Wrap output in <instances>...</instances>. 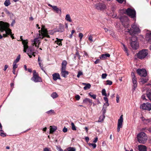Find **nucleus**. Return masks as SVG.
Wrapping results in <instances>:
<instances>
[{
	"instance_id": "obj_1",
	"label": "nucleus",
	"mask_w": 151,
	"mask_h": 151,
	"mask_svg": "<svg viewBox=\"0 0 151 151\" xmlns=\"http://www.w3.org/2000/svg\"><path fill=\"white\" fill-rule=\"evenodd\" d=\"M9 24L6 22H5L3 21L0 22V32L5 31L6 33L8 35H11L12 32L11 29H9ZM2 36L0 34V39L2 38Z\"/></svg>"
},
{
	"instance_id": "obj_2",
	"label": "nucleus",
	"mask_w": 151,
	"mask_h": 151,
	"mask_svg": "<svg viewBox=\"0 0 151 151\" xmlns=\"http://www.w3.org/2000/svg\"><path fill=\"white\" fill-rule=\"evenodd\" d=\"M128 32L131 35H134L135 34L140 32V30L137 26L135 24H132L131 25V27L128 29Z\"/></svg>"
},
{
	"instance_id": "obj_3",
	"label": "nucleus",
	"mask_w": 151,
	"mask_h": 151,
	"mask_svg": "<svg viewBox=\"0 0 151 151\" xmlns=\"http://www.w3.org/2000/svg\"><path fill=\"white\" fill-rule=\"evenodd\" d=\"M138 141L141 143L144 144L146 142L147 137L146 134L144 132L139 133L137 135Z\"/></svg>"
},
{
	"instance_id": "obj_4",
	"label": "nucleus",
	"mask_w": 151,
	"mask_h": 151,
	"mask_svg": "<svg viewBox=\"0 0 151 151\" xmlns=\"http://www.w3.org/2000/svg\"><path fill=\"white\" fill-rule=\"evenodd\" d=\"M33 76L31 78V80L35 83L42 82L41 78L39 76L38 73L36 70L33 71Z\"/></svg>"
},
{
	"instance_id": "obj_5",
	"label": "nucleus",
	"mask_w": 151,
	"mask_h": 151,
	"mask_svg": "<svg viewBox=\"0 0 151 151\" xmlns=\"http://www.w3.org/2000/svg\"><path fill=\"white\" fill-rule=\"evenodd\" d=\"M148 54V50L147 49H143L140 51L137 54V58L141 60L144 59Z\"/></svg>"
},
{
	"instance_id": "obj_6",
	"label": "nucleus",
	"mask_w": 151,
	"mask_h": 151,
	"mask_svg": "<svg viewBox=\"0 0 151 151\" xmlns=\"http://www.w3.org/2000/svg\"><path fill=\"white\" fill-rule=\"evenodd\" d=\"M121 21L122 24L124 27L126 28H129L130 27V25L129 20L127 17H122L121 19Z\"/></svg>"
},
{
	"instance_id": "obj_7",
	"label": "nucleus",
	"mask_w": 151,
	"mask_h": 151,
	"mask_svg": "<svg viewBox=\"0 0 151 151\" xmlns=\"http://www.w3.org/2000/svg\"><path fill=\"white\" fill-rule=\"evenodd\" d=\"M126 12L127 15L131 18H133L136 17V12L134 9L128 8L126 10Z\"/></svg>"
},
{
	"instance_id": "obj_8",
	"label": "nucleus",
	"mask_w": 151,
	"mask_h": 151,
	"mask_svg": "<svg viewBox=\"0 0 151 151\" xmlns=\"http://www.w3.org/2000/svg\"><path fill=\"white\" fill-rule=\"evenodd\" d=\"M96 8L98 10L103 11L106 8V5L103 3H99L95 5Z\"/></svg>"
},
{
	"instance_id": "obj_9",
	"label": "nucleus",
	"mask_w": 151,
	"mask_h": 151,
	"mask_svg": "<svg viewBox=\"0 0 151 151\" xmlns=\"http://www.w3.org/2000/svg\"><path fill=\"white\" fill-rule=\"evenodd\" d=\"M137 72L141 76L145 77L147 75V72L145 69L138 68L137 70Z\"/></svg>"
},
{
	"instance_id": "obj_10",
	"label": "nucleus",
	"mask_w": 151,
	"mask_h": 151,
	"mask_svg": "<svg viewBox=\"0 0 151 151\" xmlns=\"http://www.w3.org/2000/svg\"><path fill=\"white\" fill-rule=\"evenodd\" d=\"M140 108L143 110L150 111L151 110V104L149 103H143L140 106Z\"/></svg>"
},
{
	"instance_id": "obj_11",
	"label": "nucleus",
	"mask_w": 151,
	"mask_h": 151,
	"mask_svg": "<svg viewBox=\"0 0 151 151\" xmlns=\"http://www.w3.org/2000/svg\"><path fill=\"white\" fill-rule=\"evenodd\" d=\"M64 25L60 24L59 25V27L58 28L55 29L54 32H64Z\"/></svg>"
},
{
	"instance_id": "obj_12",
	"label": "nucleus",
	"mask_w": 151,
	"mask_h": 151,
	"mask_svg": "<svg viewBox=\"0 0 151 151\" xmlns=\"http://www.w3.org/2000/svg\"><path fill=\"white\" fill-rule=\"evenodd\" d=\"M131 47L134 49L136 50L138 47V44L137 42L132 41L130 43Z\"/></svg>"
},
{
	"instance_id": "obj_13",
	"label": "nucleus",
	"mask_w": 151,
	"mask_h": 151,
	"mask_svg": "<svg viewBox=\"0 0 151 151\" xmlns=\"http://www.w3.org/2000/svg\"><path fill=\"white\" fill-rule=\"evenodd\" d=\"M123 115H122L120 116L119 119L118 120L117 126L120 127H122V122H123Z\"/></svg>"
},
{
	"instance_id": "obj_14",
	"label": "nucleus",
	"mask_w": 151,
	"mask_h": 151,
	"mask_svg": "<svg viewBox=\"0 0 151 151\" xmlns=\"http://www.w3.org/2000/svg\"><path fill=\"white\" fill-rule=\"evenodd\" d=\"M53 79L54 81H56L57 79H60V76L58 73H55L52 74Z\"/></svg>"
},
{
	"instance_id": "obj_15",
	"label": "nucleus",
	"mask_w": 151,
	"mask_h": 151,
	"mask_svg": "<svg viewBox=\"0 0 151 151\" xmlns=\"http://www.w3.org/2000/svg\"><path fill=\"white\" fill-rule=\"evenodd\" d=\"M145 37L146 40L150 43H151V33H146Z\"/></svg>"
},
{
	"instance_id": "obj_16",
	"label": "nucleus",
	"mask_w": 151,
	"mask_h": 151,
	"mask_svg": "<svg viewBox=\"0 0 151 151\" xmlns=\"http://www.w3.org/2000/svg\"><path fill=\"white\" fill-rule=\"evenodd\" d=\"M67 62L66 60H64L63 61L61 64V70H64L66 69V66L67 65Z\"/></svg>"
},
{
	"instance_id": "obj_17",
	"label": "nucleus",
	"mask_w": 151,
	"mask_h": 151,
	"mask_svg": "<svg viewBox=\"0 0 151 151\" xmlns=\"http://www.w3.org/2000/svg\"><path fill=\"white\" fill-rule=\"evenodd\" d=\"M41 31V35H42L46 32H47V29H45V27L44 25H42L41 30L39 31V32L40 33V31Z\"/></svg>"
},
{
	"instance_id": "obj_18",
	"label": "nucleus",
	"mask_w": 151,
	"mask_h": 151,
	"mask_svg": "<svg viewBox=\"0 0 151 151\" xmlns=\"http://www.w3.org/2000/svg\"><path fill=\"white\" fill-rule=\"evenodd\" d=\"M61 75L63 77H66V76L69 74L68 72L66 71V70H61Z\"/></svg>"
},
{
	"instance_id": "obj_19",
	"label": "nucleus",
	"mask_w": 151,
	"mask_h": 151,
	"mask_svg": "<svg viewBox=\"0 0 151 151\" xmlns=\"http://www.w3.org/2000/svg\"><path fill=\"white\" fill-rule=\"evenodd\" d=\"M139 150V151H146L147 147L143 145H139L138 146Z\"/></svg>"
},
{
	"instance_id": "obj_20",
	"label": "nucleus",
	"mask_w": 151,
	"mask_h": 151,
	"mask_svg": "<svg viewBox=\"0 0 151 151\" xmlns=\"http://www.w3.org/2000/svg\"><path fill=\"white\" fill-rule=\"evenodd\" d=\"M53 9L54 10L56 11L59 14H61V9L58 8L57 6H54L53 7Z\"/></svg>"
},
{
	"instance_id": "obj_21",
	"label": "nucleus",
	"mask_w": 151,
	"mask_h": 151,
	"mask_svg": "<svg viewBox=\"0 0 151 151\" xmlns=\"http://www.w3.org/2000/svg\"><path fill=\"white\" fill-rule=\"evenodd\" d=\"M83 102L86 104L87 103V102H89L91 105L93 103V101L92 100L86 98L83 100Z\"/></svg>"
},
{
	"instance_id": "obj_22",
	"label": "nucleus",
	"mask_w": 151,
	"mask_h": 151,
	"mask_svg": "<svg viewBox=\"0 0 151 151\" xmlns=\"http://www.w3.org/2000/svg\"><path fill=\"white\" fill-rule=\"evenodd\" d=\"M50 134H53V133L57 129V127L55 126H50Z\"/></svg>"
},
{
	"instance_id": "obj_23",
	"label": "nucleus",
	"mask_w": 151,
	"mask_h": 151,
	"mask_svg": "<svg viewBox=\"0 0 151 151\" xmlns=\"http://www.w3.org/2000/svg\"><path fill=\"white\" fill-rule=\"evenodd\" d=\"M110 56V55L109 53H106L105 54L102 55L100 58L102 59H104L106 58L107 57H109Z\"/></svg>"
},
{
	"instance_id": "obj_24",
	"label": "nucleus",
	"mask_w": 151,
	"mask_h": 151,
	"mask_svg": "<svg viewBox=\"0 0 151 151\" xmlns=\"http://www.w3.org/2000/svg\"><path fill=\"white\" fill-rule=\"evenodd\" d=\"M44 37H47V38H50V36L48 35L47 32H46L43 34L41 35V37L40 36V38L43 39Z\"/></svg>"
},
{
	"instance_id": "obj_25",
	"label": "nucleus",
	"mask_w": 151,
	"mask_h": 151,
	"mask_svg": "<svg viewBox=\"0 0 151 151\" xmlns=\"http://www.w3.org/2000/svg\"><path fill=\"white\" fill-rule=\"evenodd\" d=\"M146 95L147 97L150 101H151V90H148L147 92Z\"/></svg>"
},
{
	"instance_id": "obj_26",
	"label": "nucleus",
	"mask_w": 151,
	"mask_h": 151,
	"mask_svg": "<svg viewBox=\"0 0 151 151\" xmlns=\"http://www.w3.org/2000/svg\"><path fill=\"white\" fill-rule=\"evenodd\" d=\"M20 40H19V41H22V44L23 45H24V44H27L28 43V41L27 40H24L22 38V36H21L20 37Z\"/></svg>"
},
{
	"instance_id": "obj_27",
	"label": "nucleus",
	"mask_w": 151,
	"mask_h": 151,
	"mask_svg": "<svg viewBox=\"0 0 151 151\" xmlns=\"http://www.w3.org/2000/svg\"><path fill=\"white\" fill-rule=\"evenodd\" d=\"M132 81L134 84L133 87L134 90H135L137 86V78L132 79Z\"/></svg>"
},
{
	"instance_id": "obj_28",
	"label": "nucleus",
	"mask_w": 151,
	"mask_h": 151,
	"mask_svg": "<svg viewBox=\"0 0 151 151\" xmlns=\"http://www.w3.org/2000/svg\"><path fill=\"white\" fill-rule=\"evenodd\" d=\"M57 40L55 41V43L57 44L59 46H61L62 45V39H59L58 38H56Z\"/></svg>"
},
{
	"instance_id": "obj_29",
	"label": "nucleus",
	"mask_w": 151,
	"mask_h": 151,
	"mask_svg": "<svg viewBox=\"0 0 151 151\" xmlns=\"http://www.w3.org/2000/svg\"><path fill=\"white\" fill-rule=\"evenodd\" d=\"M65 19L66 20L70 22H72V20L71 19L70 15L69 14L66 15Z\"/></svg>"
},
{
	"instance_id": "obj_30",
	"label": "nucleus",
	"mask_w": 151,
	"mask_h": 151,
	"mask_svg": "<svg viewBox=\"0 0 151 151\" xmlns=\"http://www.w3.org/2000/svg\"><path fill=\"white\" fill-rule=\"evenodd\" d=\"M24 50L23 51L24 52H26L27 50L29 48V46L28 45V44H24L23 45Z\"/></svg>"
},
{
	"instance_id": "obj_31",
	"label": "nucleus",
	"mask_w": 151,
	"mask_h": 151,
	"mask_svg": "<svg viewBox=\"0 0 151 151\" xmlns=\"http://www.w3.org/2000/svg\"><path fill=\"white\" fill-rule=\"evenodd\" d=\"M91 87V84L89 83H87L86 85L84 87L83 89L85 90H87V89H90Z\"/></svg>"
},
{
	"instance_id": "obj_32",
	"label": "nucleus",
	"mask_w": 151,
	"mask_h": 151,
	"mask_svg": "<svg viewBox=\"0 0 151 151\" xmlns=\"http://www.w3.org/2000/svg\"><path fill=\"white\" fill-rule=\"evenodd\" d=\"M11 4L10 1L9 0H6L4 3V5L6 6H7Z\"/></svg>"
},
{
	"instance_id": "obj_33",
	"label": "nucleus",
	"mask_w": 151,
	"mask_h": 151,
	"mask_svg": "<svg viewBox=\"0 0 151 151\" xmlns=\"http://www.w3.org/2000/svg\"><path fill=\"white\" fill-rule=\"evenodd\" d=\"M142 131H144L145 132L148 131L150 132H151V128H143L142 129Z\"/></svg>"
},
{
	"instance_id": "obj_34",
	"label": "nucleus",
	"mask_w": 151,
	"mask_h": 151,
	"mask_svg": "<svg viewBox=\"0 0 151 151\" xmlns=\"http://www.w3.org/2000/svg\"><path fill=\"white\" fill-rule=\"evenodd\" d=\"M58 96V94L55 92H53L51 95V96L53 99L57 98Z\"/></svg>"
},
{
	"instance_id": "obj_35",
	"label": "nucleus",
	"mask_w": 151,
	"mask_h": 151,
	"mask_svg": "<svg viewBox=\"0 0 151 151\" xmlns=\"http://www.w3.org/2000/svg\"><path fill=\"white\" fill-rule=\"evenodd\" d=\"M1 132L0 135V136L2 137H5L6 136V133L4 132V131L2 129H0Z\"/></svg>"
},
{
	"instance_id": "obj_36",
	"label": "nucleus",
	"mask_w": 151,
	"mask_h": 151,
	"mask_svg": "<svg viewBox=\"0 0 151 151\" xmlns=\"http://www.w3.org/2000/svg\"><path fill=\"white\" fill-rule=\"evenodd\" d=\"M20 58V55H19L17 57L16 60L14 61L13 63H17V62H18Z\"/></svg>"
},
{
	"instance_id": "obj_37",
	"label": "nucleus",
	"mask_w": 151,
	"mask_h": 151,
	"mask_svg": "<svg viewBox=\"0 0 151 151\" xmlns=\"http://www.w3.org/2000/svg\"><path fill=\"white\" fill-rule=\"evenodd\" d=\"M71 125L72 126V129L73 130H76V127L75 126V125L74 124V123L73 122H71Z\"/></svg>"
},
{
	"instance_id": "obj_38",
	"label": "nucleus",
	"mask_w": 151,
	"mask_h": 151,
	"mask_svg": "<svg viewBox=\"0 0 151 151\" xmlns=\"http://www.w3.org/2000/svg\"><path fill=\"white\" fill-rule=\"evenodd\" d=\"M68 151H76V149L74 147H69L68 149Z\"/></svg>"
},
{
	"instance_id": "obj_39",
	"label": "nucleus",
	"mask_w": 151,
	"mask_h": 151,
	"mask_svg": "<svg viewBox=\"0 0 151 151\" xmlns=\"http://www.w3.org/2000/svg\"><path fill=\"white\" fill-rule=\"evenodd\" d=\"M91 93H88L89 95L92 98L94 99H96V95L95 94H91Z\"/></svg>"
},
{
	"instance_id": "obj_40",
	"label": "nucleus",
	"mask_w": 151,
	"mask_h": 151,
	"mask_svg": "<svg viewBox=\"0 0 151 151\" xmlns=\"http://www.w3.org/2000/svg\"><path fill=\"white\" fill-rule=\"evenodd\" d=\"M145 122L147 124L151 123V119H145Z\"/></svg>"
},
{
	"instance_id": "obj_41",
	"label": "nucleus",
	"mask_w": 151,
	"mask_h": 151,
	"mask_svg": "<svg viewBox=\"0 0 151 151\" xmlns=\"http://www.w3.org/2000/svg\"><path fill=\"white\" fill-rule=\"evenodd\" d=\"M102 95L103 96H107L106 91L105 89H103L102 90Z\"/></svg>"
},
{
	"instance_id": "obj_42",
	"label": "nucleus",
	"mask_w": 151,
	"mask_h": 151,
	"mask_svg": "<svg viewBox=\"0 0 151 151\" xmlns=\"http://www.w3.org/2000/svg\"><path fill=\"white\" fill-rule=\"evenodd\" d=\"M30 51V52H29V53L31 54H32V53H33L34 52V50L33 49L31 48V47H29V50L28 52V53Z\"/></svg>"
},
{
	"instance_id": "obj_43",
	"label": "nucleus",
	"mask_w": 151,
	"mask_h": 151,
	"mask_svg": "<svg viewBox=\"0 0 151 151\" xmlns=\"http://www.w3.org/2000/svg\"><path fill=\"white\" fill-rule=\"evenodd\" d=\"M104 100L106 101V103L107 104V106H108L109 105V104L108 103L109 101H108V99L106 97H104Z\"/></svg>"
},
{
	"instance_id": "obj_44",
	"label": "nucleus",
	"mask_w": 151,
	"mask_h": 151,
	"mask_svg": "<svg viewBox=\"0 0 151 151\" xmlns=\"http://www.w3.org/2000/svg\"><path fill=\"white\" fill-rule=\"evenodd\" d=\"M83 75V73L82 72L79 71L78 72V74L77 75V77L78 78H79L80 76L82 75Z\"/></svg>"
},
{
	"instance_id": "obj_45",
	"label": "nucleus",
	"mask_w": 151,
	"mask_h": 151,
	"mask_svg": "<svg viewBox=\"0 0 151 151\" xmlns=\"http://www.w3.org/2000/svg\"><path fill=\"white\" fill-rule=\"evenodd\" d=\"M54 111L52 110H51L50 111H47L46 113L48 114H51L52 113H54Z\"/></svg>"
},
{
	"instance_id": "obj_46",
	"label": "nucleus",
	"mask_w": 151,
	"mask_h": 151,
	"mask_svg": "<svg viewBox=\"0 0 151 151\" xmlns=\"http://www.w3.org/2000/svg\"><path fill=\"white\" fill-rule=\"evenodd\" d=\"M106 82L107 83L106 85H111L112 84V82L110 80H107L106 81Z\"/></svg>"
},
{
	"instance_id": "obj_47",
	"label": "nucleus",
	"mask_w": 151,
	"mask_h": 151,
	"mask_svg": "<svg viewBox=\"0 0 151 151\" xmlns=\"http://www.w3.org/2000/svg\"><path fill=\"white\" fill-rule=\"evenodd\" d=\"M4 12L6 13V14H10V13L9 11L6 9V8H5L4 9Z\"/></svg>"
},
{
	"instance_id": "obj_48",
	"label": "nucleus",
	"mask_w": 151,
	"mask_h": 151,
	"mask_svg": "<svg viewBox=\"0 0 151 151\" xmlns=\"http://www.w3.org/2000/svg\"><path fill=\"white\" fill-rule=\"evenodd\" d=\"M132 78V79L136 78L135 77V75L134 73V72H132L131 74Z\"/></svg>"
},
{
	"instance_id": "obj_49",
	"label": "nucleus",
	"mask_w": 151,
	"mask_h": 151,
	"mask_svg": "<svg viewBox=\"0 0 151 151\" xmlns=\"http://www.w3.org/2000/svg\"><path fill=\"white\" fill-rule=\"evenodd\" d=\"M107 76L106 73H103L101 75V78L103 79H104L106 78Z\"/></svg>"
},
{
	"instance_id": "obj_50",
	"label": "nucleus",
	"mask_w": 151,
	"mask_h": 151,
	"mask_svg": "<svg viewBox=\"0 0 151 151\" xmlns=\"http://www.w3.org/2000/svg\"><path fill=\"white\" fill-rule=\"evenodd\" d=\"M16 63H13V69H16L17 68V65H16Z\"/></svg>"
},
{
	"instance_id": "obj_51",
	"label": "nucleus",
	"mask_w": 151,
	"mask_h": 151,
	"mask_svg": "<svg viewBox=\"0 0 151 151\" xmlns=\"http://www.w3.org/2000/svg\"><path fill=\"white\" fill-rule=\"evenodd\" d=\"M75 98L78 101L80 99V97L79 95H77L75 96Z\"/></svg>"
},
{
	"instance_id": "obj_52",
	"label": "nucleus",
	"mask_w": 151,
	"mask_h": 151,
	"mask_svg": "<svg viewBox=\"0 0 151 151\" xmlns=\"http://www.w3.org/2000/svg\"><path fill=\"white\" fill-rule=\"evenodd\" d=\"M83 34L81 33H80L79 34V37L80 38V40H81L83 37Z\"/></svg>"
},
{
	"instance_id": "obj_53",
	"label": "nucleus",
	"mask_w": 151,
	"mask_h": 151,
	"mask_svg": "<svg viewBox=\"0 0 151 151\" xmlns=\"http://www.w3.org/2000/svg\"><path fill=\"white\" fill-rule=\"evenodd\" d=\"M68 131V129L67 128H66L65 127H64V128L63 129V132H66Z\"/></svg>"
},
{
	"instance_id": "obj_54",
	"label": "nucleus",
	"mask_w": 151,
	"mask_h": 151,
	"mask_svg": "<svg viewBox=\"0 0 151 151\" xmlns=\"http://www.w3.org/2000/svg\"><path fill=\"white\" fill-rule=\"evenodd\" d=\"M92 38L93 37L91 36H90L88 38V39L91 42H92L93 41Z\"/></svg>"
},
{
	"instance_id": "obj_55",
	"label": "nucleus",
	"mask_w": 151,
	"mask_h": 151,
	"mask_svg": "<svg viewBox=\"0 0 151 151\" xmlns=\"http://www.w3.org/2000/svg\"><path fill=\"white\" fill-rule=\"evenodd\" d=\"M123 50L125 52L127 53V55H129V54H128V49H127V47L123 49Z\"/></svg>"
},
{
	"instance_id": "obj_56",
	"label": "nucleus",
	"mask_w": 151,
	"mask_h": 151,
	"mask_svg": "<svg viewBox=\"0 0 151 151\" xmlns=\"http://www.w3.org/2000/svg\"><path fill=\"white\" fill-rule=\"evenodd\" d=\"M141 98L143 100H146V99L145 98V96L144 95H143L142 96H141Z\"/></svg>"
},
{
	"instance_id": "obj_57",
	"label": "nucleus",
	"mask_w": 151,
	"mask_h": 151,
	"mask_svg": "<svg viewBox=\"0 0 151 151\" xmlns=\"http://www.w3.org/2000/svg\"><path fill=\"white\" fill-rule=\"evenodd\" d=\"M116 101L117 103L119 102V96L118 95L116 96Z\"/></svg>"
},
{
	"instance_id": "obj_58",
	"label": "nucleus",
	"mask_w": 151,
	"mask_h": 151,
	"mask_svg": "<svg viewBox=\"0 0 151 151\" xmlns=\"http://www.w3.org/2000/svg\"><path fill=\"white\" fill-rule=\"evenodd\" d=\"M38 41H39V40H38V39L36 38L35 39V42L34 43V44L36 47L37 46V44L36 42H37Z\"/></svg>"
},
{
	"instance_id": "obj_59",
	"label": "nucleus",
	"mask_w": 151,
	"mask_h": 151,
	"mask_svg": "<svg viewBox=\"0 0 151 151\" xmlns=\"http://www.w3.org/2000/svg\"><path fill=\"white\" fill-rule=\"evenodd\" d=\"M102 111L104 114L106 112V109H104V107L103 108L102 110Z\"/></svg>"
},
{
	"instance_id": "obj_60",
	"label": "nucleus",
	"mask_w": 151,
	"mask_h": 151,
	"mask_svg": "<svg viewBox=\"0 0 151 151\" xmlns=\"http://www.w3.org/2000/svg\"><path fill=\"white\" fill-rule=\"evenodd\" d=\"M119 3L122 4L124 1V0H116Z\"/></svg>"
},
{
	"instance_id": "obj_61",
	"label": "nucleus",
	"mask_w": 151,
	"mask_h": 151,
	"mask_svg": "<svg viewBox=\"0 0 151 151\" xmlns=\"http://www.w3.org/2000/svg\"><path fill=\"white\" fill-rule=\"evenodd\" d=\"M98 138L97 137H96L94 139V140L93 141V142L95 143L96 142L98 141Z\"/></svg>"
},
{
	"instance_id": "obj_62",
	"label": "nucleus",
	"mask_w": 151,
	"mask_h": 151,
	"mask_svg": "<svg viewBox=\"0 0 151 151\" xmlns=\"http://www.w3.org/2000/svg\"><path fill=\"white\" fill-rule=\"evenodd\" d=\"M84 57H88V55L87 53L86 52H85L84 53V55H83Z\"/></svg>"
},
{
	"instance_id": "obj_63",
	"label": "nucleus",
	"mask_w": 151,
	"mask_h": 151,
	"mask_svg": "<svg viewBox=\"0 0 151 151\" xmlns=\"http://www.w3.org/2000/svg\"><path fill=\"white\" fill-rule=\"evenodd\" d=\"M8 68V66L7 65H5L4 66V71H6V69Z\"/></svg>"
},
{
	"instance_id": "obj_64",
	"label": "nucleus",
	"mask_w": 151,
	"mask_h": 151,
	"mask_svg": "<svg viewBox=\"0 0 151 151\" xmlns=\"http://www.w3.org/2000/svg\"><path fill=\"white\" fill-rule=\"evenodd\" d=\"M44 151H51L49 150V149L48 148L46 147L44 149H43Z\"/></svg>"
}]
</instances>
